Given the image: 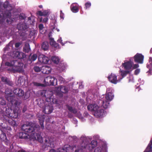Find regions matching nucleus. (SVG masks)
I'll return each mask as SVG.
<instances>
[{
    "instance_id": "nucleus-64",
    "label": "nucleus",
    "mask_w": 152,
    "mask_h": 152,
    "mask_svg": "<svg viewBox=\"0 0 152 152\" xmlns=\"http://www.w3.org/2000/svg\"><path fill=\"white\" fill-rule=\"evenodd\" d=\"M45 142L46 144H47V143H49V142L48 141V140H47L46 139V140H45Z\"/></svg>"
},
{
    "instance_id": "nucleus-6",
    "label": "nucleus",
    "mask_w": 152,
    "mask_h": 152,
    "mask_svg": "<svg viewBox=\"0 0 152 152\" xmlns=\"http://www.w3.org/2000/svg\"><path fill=\"white\" fill-rule=\"evenodd\" d=\"M13 92L17 96L20 98H23L25 100L28 99L30 97L29 93L26 92L25 94L23 91L19 88L14 89Z\"/></svg>"
},
{
    "instance_id": "nucleus-60",
    "label": "nucleus",
    "mask_w": 152,
    "mask_h": 152,
    "mask_svg": "<svg viewBox=\"0 0 152 152\" xmlns=\"http://www.w3.org/2000/svg\"><path fill=\"white\" fill-rule=\"evenodd\" d=\"M58 41L59 42L61 43V45L62 46L64 45V44L63 43H62V40H58Z\"/></svg>"
},
{
    "instance_id": "nucleus-2",
    "label": "nucleus",
    "mask_w": 152,
    "mask_h": 152,
    "mask_svg": "<svg viewBox=\"0 0 152 152\" xmlns=\"http://www.w3.org/2000/svg\"><path fill=\"white\" fill-rule=\"evenodd\" d=\"M82 141V143L79 146L77 149L75 150V152H83V150L86 148L91 151L97 145V141L95 140H93L91 142L88 144L86 142V138L84 136H82L80 139Z\"/></svg>"
},
{
    "instance_id": "nucleus-10",
    "label": "nucleus",
    "mask_w": 152,
    "mask_h": 152,
    "mask_svg": "<svg viewBox=\"0 0 152 152\" xmlns=\"http://www.w3.org/2000/svg\"><path fill=\"white\" fill-rule=\"evenodd\" d=\"M57 152H72V149L71 147L68 145H65L62 148L58 149Z\"/></svg>"
},
{
    "instance_id": "nucleus-37",
    "label": "nucleus",
    "mask_w": 152,
    "mask_h": 152,
    "mask_svg": "<svg viewBox=\"0 0 152 152\" xmlns=\"http://www.w3.org/2000/svg\"><path fill=\"white\" fill-rule=\"evenodd\" d=\"M41 17L39 18V22H42L43 23H46L48 21V17Z\"/></svg>"
},
{
    "instance_id": "nucleus-7",
    "label": "nucleus",
    "mask_w": 152,
    "mask_h": 152,
    "mask_svg": "<svg viewBox=\"0 0 152 152\" xmlns=\"http://www.w3.org/2000/svg\"><path fill=\"white\" fill-rule=\"evenodd\" d=\"M11 9H7L4 12L0 11V24H2L7 18L11 17Z\"/></svg>"
},
{
    "instance_id": "nucleus-31",
    "label": "nucleus",
    "mask_w": 152,
    "mask_h": 152,
    "mask_svg": "<svg viewBox=\"0 0 152 152\" xmlns=\"http://www.w3.org/2000/svg\"><path fill=\"white\" fill-rule=\"evenodd\" d=\"M71 9L72 11L74 13H76L79 11L77 6L76 5L74 6L73 4L71 6Z\"/></svg>"
},
{
    "instance_id": "nucleus-1",
    "label": "nucleus",
    "mask_w": 152,
    "mask_h": 152,
    "mask_svg": "<svg viewBox=\"0 0 152 152\" xmlns=\"http://www.w3.org/2000/svg\"><path fill=\"white\" fill-rule=\"evenodd\" d=\"M21 129L26 132L32 133L30 136L33 140H36L41 143L43 142V138L40 135L41 132L39 131L40 127L39 125L35 123L28 122L23 125Z\"/></svg>"
},
{
    "instance_id": "nucleus-23",
    "label": "nucleus",
    "mask_w": 152,
    "mask_h": 152,
    "mask_svg": "<svg viewBox=\"0 0 152 152\" xmlns=\"http://www.w3.org/2000/svg\"><path fill=\"white\" fill-rule=\"evenodd\" d=\"M65 68V65L63 63L60 64L57 68V70L60 72L63 71Z\"/></svg>"
},
{
    "instance_id": "nucleus-50",
    "label": "nucleus",
    "mask_w": 152,
    "mask_h": 152,
    "mask_svg": "<svg viewBox=\"0 0 152 152\" xmlns=\"http://www.w3.org/2000/svg\"><path fill=\"white\" fill-rule=\"evenodd\" d=\"M43 17H47L48 15V11L45 10L43 12Z\"/></svg>"
},
{
    "instance_id": "nucleus-11",
    "label": "nucleus",
    "mask_w": 152,
    "mask_h": 152,
    "mask_svg": "<svg viewBox=\"0 0 152 152\" xmlns=\"http://www.w3.org/2000/svg\"><path fill=\"white\" fill-rule=\"evenodd\" d=\"M28 28L26 23L24 22L19 23L17 25V28L19 31H23L26 30Z\"/></svg>"
},
{
    "instance_id": "nucleus-55",
    "label": "nucleus",
    "mask_w": 152,
    "mask_h": 152,
    "mask_svg": "<svg viewBox=\"0 0 152 152\" xmlns=\"http://www.w3.org/2000/svg\"><path fill=\"white\" fill-rule=\"evenodd\" d=\"M43 12L41 11H38L37 12V14L40 16H43Z\"/></svg>"
},
{
    "instance_id": "nucleus-57",
    "label": "nucleus",
    "mask_w": 152,
    "mask_h": 152,
    "mask_svg": "<svg viewBox=\"0 0 152 152\" xmlns=\"http://www.w3.org/2000/svg\"><path fill=\"white\" fill-rule=\"evenodd\" d=\"M39 28L40 30H42L43 28V25L42 24H41L39 25Z\"/></svg>"
},
{
    "instance_id": "nucleus-35",
    "label": "nucleus",
    "mask_w": 152,
    "mask_h": 152,
    "mask_svg": "<svg viewBox=\"0 0 152 152\" xmlns=\"http://www.w3.org/2000/svg\"><path fill=\"white\" fill-rule=\"evenodd\" d=\"M120 72L121 73V75L122 78L125 77L127 74L130 73L129 71L128 70H121L120 71Z\"/></svg>"
},
{
    "instance_id": "nucleus-12",
    "label": "nucleus",
    "mask_w": 152,
    "mask_h": 152,
    "mask_svg": "<svg viewBox=\"0 0 152 152\" xmlns=\"http://www.w3.org/2000/svg\"><path fill=\"white\" fill-rule=\"evenodd\" d=\"M133 62L130 60L129 61L122 63V66L124 68V69L127 70H130L132 66Z\"/></svg>"
},
{
    "instance_id": "nucleus-43",
    "label": "nucleus",
    "mask_w": 152,
    "mask_h": 152,
    "mask_svg": "<svg viewBox=\"0 0 152 152\" xmlns=\"http://www.w3.org/2000/svg\"><path fill=\"white\" fill-rule=\"evenodd\" d=\"M3 6L5 9H7L10 7L8 1L5 2L3 4Z\"/></svg>"
},
{
    "instance_id": "nucleus-47",
    "label": "nucleus",
    "mask_w": 152,
    "mask_h": 152,
    "mask_svg": "<svg viewBox=\"0 0 152 152\" xmlns=\"http://www.w3.org/2000/svg\"><path fill=\"white\" fill-rule=\"evenodd\" d=\"M6 84L11 86L13 85V83L12 82L9 80H8Z\"/></svg>"
},
{
    "instance_id": "nucleus-16",
    "label": "nucleus",
    "mask_w": 152,
    "mask_h": 152,
    "mask_svg": "<svg viewBox=\"0 0 152 152\" xmlns=\"http://www.w3.org/2000/svg\"><path fill=\"white\" fill-rule=\"evenodd\" d=\"M42 72L44 74H48L51 72V68L47 66H43L42 68Z\"/></svg>"
},
{
    "instance_id": "nucleus-22",
    "label": "nucleus",
    "mask_w": 152,
    "mask_h": 152,
    "mask_svg": "<svg viewBox=\"0 0 152 152\" xmlns=\"http://www.w3.org/2000/svg\"><path fill=\"white\" fill-rule=\"evenodd\" d=\"M113 96L111 92H108L107 93L106 95L105 100L108 101H110L112 100L113 98Z\"/></svg>"
},
{
    "instance_id": "nucleus-61",
    "label": "nucleus",
    "mask_w": 152,
    "mask_h": 152,
    "mask_svg": "<svg viewBox=\"0 0 152 152\" xmlns=\"http://www.w3.org/2000/svg\"><path fill=\"white\" fill-rule=\"evenodd\" d=\"M34 85L37 86H40L41 84L39 83H34Z\"/></svg>"
},
{
    "instance_id": "nucleus-18",
    "label": "nucleus",
    "mask_w": 152,
    "mask_h": 152,
    "mask_svg": "<svg viewBox=\"0 0 152 152\" xmlns=\"http://www.w3.org/2000/svg\"><path fill=\"white\" fill-rule=\"evenodd\" d=\"M19 137L20 138L22 139H28L30 137L29 135L27 134L26 133L22 132L19 133Z\"/></svg>"
},
{
    "instance_id": "nucleus-53",
    "label": "nucleus",
    "mask_w": 152,
    "mask_h": 152,
    "mask_svg": "<svg viewBox=\"0 0 152 152\" xmlns=\"http://www.w3.org/2000/svg\"><path fill=\"white\" fill-rule=\"evenodd\" d=\"M149 69V71H148L147 72L148 73L149 75H151L152 74V68L151 66H150V67L148 68Z\"/></svg>"
},
{
    "instance_id": "nucleus-32",
    "label": "nucleus",
    "mask_w": 152,
    "mask_h": 152,
    "mask_svg": "<svg viewBox=\"0 0 152 152\" xmlns=\"http://www.w3.org/2000/svg\"><path fill=\"white\" fill-rule=\"evenodd\" d=\"M8 122L10 125L13 127L17 126L18 125L15 121L13 120L12 118L9 119Z\"/></svg>"
},
{
    "instance_id": "nucleus-62",
    "label": "nucleus",
    "mask_w": 152,
    "mask_h": 152,
    "mask_svg": "<svg viewBox=\"0 0 152 152\" xmlns=\"http://www.w3.org/2000/svg\"><path fill=\"white\" fill-rule=\"evenodd\" d=\"M48 152H56V151L54 149H51Z\"/></svg>"
},
{
    "instance_id": "nucleus-45",
    "label": "nucleus",
    "mask_w": 152,
    "mask_h": 152,
    "mask_svg": "<svg viewBox=\"0 0 152 152\" xmlns=\"http://www.w3.org/2000/svg\"><path fill=\"white\" fill-rule=\"evenodd\" d=\"M34 71L36 72H39L41 70L40 68L37 66H35L34 68Z\"/></svg>"
},
{
    "instance_id": "nucleus-52",
    "label": "nucleus",
    "mask_w": 152,
    "mask_h": 152,
    "mask_svg": "<svg viewBox=\"0 0 152 152\" xmlns=\"http://www.w3.org/2000/svg\"><path fill=\"white\" fill-rule=\"evenodd\" d=\"M64 13L62 12V10L60 11V17L61 19H64Z\"/></svg>"
},
{
    "instance_id": "nucleus-29",
    "label": "nucleus",
    "mask_w": 152,
    "mask_h": 152,
    "mask_svg": "<svg viewBox=\"0 0 152 152\" xmlns=\"http://www.w3.org/2000/svg\"><path fill=\"white\" fill-rule=\"evenodd\" d=\"M66 106L70 112L75 114L77 113V111L76 110L75 108H73L72 107L70 106L68 104L66 105Z\"/></svg>"
},
{
    "instance_id": "nucleus-51",
    "label": "nucleus",
    "mask_w": 152,
    "mask_h": 152,
    "mask_svg": "<svg viewBox=\"0 0 152 152\" xmlns=\"http://www.w3.org/2000/svg\"><path fill=\"white\" fill-rule=\"evenodd\" d=\"M140 70L139 69H136L134 72V74L136 75H137L140 72Z\"/></svg>"
},
{
    "instance_id": "nucleus-8",
    "label": "nucleus",
    "mask_w": 152,
    "mask_h": 152,
    "mask_svg": "<svg viewBox=\"0 0 152 152\" xmlns=\"http://www.w3.org/2000/svg\"><path fill=\"white\" fill-rule=\"evenodd\" d=\"M43 82L46 86H55L57 84V80L55 77L51 76L45 77Z\"/></svg>"
},
{
    "instance_id": "nucleus-34",
    "label": "nucleus",
    "mask_w": 152,
    "mask_h": 152,
    "mask_svg": "<svg viewBox=\"0 0 152 152\" xmlns=\"http://www.w3.org/2000/svg\"><path fill=\"white\" fill-rule=\"evenodd\" d=\"M51 59L52 61L56 64H58L59 61V58L56 56H53L51 57Z\"/></svg>"
},
{
    "instance_id": "nucleus-19",
    "label": "nucleus",
    "mask_w": 152,
    "mask_h": 152,
    "mask_svg": "<svg viewBox=\"0 0 152 152\" xmlns=\"http://www.w3.org/2000/svg\"><path fill=\"white\" fill-rule=\"evenodd\" d=\"M49 45L48 42H44L42 45V49L44 51L47 50L48 49Z\"/></svg>"
},
{
    "instance_id": "nucleus-30",
    "label": "nucleus",
    "mask_w": 152,
    "mask_h": 152,
    "mask_svg": "<svg viewBox=\"0 0 152 152\" xmlns=\"http://www.w3.org/2000/svg\"><path fill=\"white\" fill-rule=\"evenodd\" d=\"M5 97L7 100L8 102H10L11 103L13 102V101L14 99V97L12 95H6Z\"/></svg>"
},
{
    "instance_id": "nucleus-14",
    "label": "nucleus",
    "mask_w": 152,
    "mask_h": 152,
    "mask_svg": "<svg viewBox=\"0 0 152 152\" xmlns=\"http://www.w3.org/2000/svg\"><path fill=\"white\" fill-rule=\"evenodd\" d=\"M53 108L51 105H46L43 108V112L46 114H49L52 112Z\"/></svg>"
},
{
    "instance_id": "nucleus-24",
    "label": "nucleus",
    "mask_w": 152,
    "mask_h": 152,
    "mask_svg": "<svg viewBox=\"0 0 152 152\" xmlns=\"http://www.w3.org/2000/svg\"><path fill=\"white\" fill-rule=\"evenodd\" d=\"M30 50L31 49L29 44L28 43H26L23 48V51L25 53H28L30 51Z\"/></svg>"
},
{
    "instance_id": "nucleus-9",
    "label": "nucleus",
    "mask_w": 152,
    "mask_h": 152,
    "mask_svg": "<svg viewBox=\"0 0 152 152\" xmlns=\"http://www.w3.org/2000/svg\"><path fill=\"white\" fill-rule=\"evenodd\" d=\"M135 62L142 64L143 63L144 56L141 54L137 53L134 57Z\"/></svg>"
},
{
    "instance_id": "nucleus-56",
    "label": "nucleus",
    "mask_w": 152,
    "mask_h": 152,
    "mask_svg": "<svg viewBox=\"0 0 152 152\" xmlns=\"http://www.w3.org/2000/svg\"><path fill=\"white\" fill-rule=\"evenodd\" d=\"M27 107L26 106H25L23 108V110H22V112L23 113H25L27 110Z\"/></svg>"
},
{
    "instance_id": "nucleus-42",
    "label": "nucleus",
    "mask_w": 152,
    "mask_h": 152,
    "mask_svg": "<svg viewBox=\"0 0 152 152\" xmlns=\"http://www.w3.org/2000/svg\"><path fill=\"white\" fill-rule=\"evenodd\" d=\"M6 104L5 101L0 96V104L2 105H4Z\"/></svg>"
},
{
    "instance_id": "nucleus-21",
    "label": "nucleus",
    "mask_w": 152,
    "mask_h": 152,
    "mask_svg": "<svg viewBox=\"0 0 152 152\" xmlns=\"http://www.w3.org/2000/svg\"><path fill=\"white\" fill-rule=\"evenodd\" d=\"M50 44L52 46L57 48L58 47V43L54 41V39L53 38H49Z\"/></svg>"
},
{
    "instance_id": "nucleus-20",
    "label": "nucleus",
    "mask_w": 152,
    "mask_h": 152,
    "mask_svg": "<svg viewBox=\"0 0 152 152\" xmlns=\"http://www.w3.org/2000/svg\"><path fill=\"white\" fill-rule=\"evenodd\" d=\"M47 94V91L46 90H43L41 93V95L45 97L46 98V101L47 102H53V101H51V99L53 100L52 99L49 97V98L47 97L46 96V94Z\"/></svg>"
},
{
    "instance_id": "nucleus-41",
    "label": "nucleus",
    "mask_w": 152,
    "mask_h": 152,
    "mask_svg": "<svg viewBox=\"0 0 152 152\" xmlns=\"http://www.w3.org/2000/svg\"><path fill=\"white\" fill-rule=\"evenodd\" d=\"M149 64H147V67L148 68H149L150 67V66H151V67L152 68V57H150L149 58Z\"/></svg>"
},
{
    "instance_id": "nucleus-15",
    "label": "nucleus",
    "mask_w": 152,
    "mask_h": 152,
    "mask_svg": "<svg viewBox=\"0 0 152 152\" xmlns=\"http://www.w3.org/2000/svg\"><path fill=\"white\" fill-rule=\"evenodd\" d=\"M38 60L40 62L45 64L48 63L49 59L44 55H41L39 56Z\"/></svg>"
},
{
    "instance_id": "nucleus-17",
    "label": "nucleus",
    "mask_w": 152,
    "mask_h": 152,
    "mask_svg": "<svg viewBox=\"0 0 152 152\" xmlns=\"http://www.w3.org/2000/svg\"><path fill=\"white\" fill-rule=\"evenodd\" d=\"M25 78L24 76L18 77V85L19 86H23L25 83Z\"/></svg>"
},
{
    "instance_id": "nucleus-46",
    "label": "nucleus",
    "mask_w": 152,
    "mask_h": 152,
    "mask_svg": "<svg viewBox=\"0 0 152 152\" xmlns=\"http://www.w3.org/2000/svg\"><path fill=\"white\" fill-rule=\"evenodd\" d=\"M102 150L101 147H97L95 149L94 152H101Z\"/></svg>"
},
{
    "instance_id": "nucleus-13",
    "label": "nucleus",
    "mask_w": 152,
    "mask_h": 152,
    "mask_svg": "<svg viewBox=\"0 0 152 152\" xmlns=\"http://www.w3.org/2000/svg\"><path fill=\"white\" fill-rule=\"evenodd\" d=\"M107 78L109 81L113 84H116L118 82L117 76L112 73L108 76Z\"/></svg>"
},
{
    "instance_id": "nucleus-59",
    "label": "nucleus",
    "mask_w": 152,
    "mask_h": 152,
    "mask_svg": "<svg viewBox=\"0 0 152 152\" xmlns=\"http://www.w3.org/2000/svg\"><path fill=\"white\" fill-rule=\"evenodd\" d=\"M9 49V44L7 45L6 47L4 48V51H6L7 50H8Z\"/></svg>"
},
{
    "instance_id": "nucleus-3",
    "label": "nucleus",
    "mask_w": 152,
    "mask_h": 152,
    "mask_svg": "<svg viewBox=\"0 0 152 152\" xmlns=\"http://www.w3.org/2000/svg\"><path fill=\"white\" fill-rule=\"evenodd\" d=\"M87 108L89 110L92 111L94 115L96 118H102L105 114L104 110L101 109L96 104L89 105Z\"/></svg>"
},
{
    "instance_id": "nucleus-63",
    "label": "nucleus",
    "mask_w": 152,
    "mask_h": 152,
    "mask_svg": "<svg viewBox=\"0 0 152 152\" xmlns=\"http://www.w3.org/2000/svg\"><path fill=\"white\" fill-rule=\"evenodd\" d=\"M18 152H26L25 151L23 150H20L18 151Z\"/></svg>"
},
{
    "instance_id": "nucleus-39",
    "label": "nucleus",
    "mask_w": 152,
    "mask_h": 152,
    "mask_svg": "<svg viewBox=\"0 0 152 152\" xmlns=\"http://www.w3.org/2000/svg\"><path fill=\"white\" fill-rule=\"evenodd\" d=\"M37 58V55L36 54H34L31 57H29V59L31 61H35Z\"/></svg>"
},
{
    "instance_id": "nucleus-48",
    "label": "nucleus",
    "mask_w": 152,
    "mask_h": 152,
    "mask_svg": "<svg viewBox=\"0 0 152 152\" xmlns=\"http://www.w3.org/2000/svg\"><path fill=\"white\" fill-rule=\"evenodd\" d=\"M1 81L3 82H5V83H7V82L8 80L7 78L4 77H2L1 78Z\"/></svg>"
},
{
    "instance_id": "nucleus-54",
    "label": "nucleus",
    "mask_w": 152,
    "mask_h": 152,
    "mask_svg": "<svg viewBox=\"0 0 152 152\" xmlns=\"http://www.w3.org/2000/svg\"><path fill=\"white\" fill-rule=\"evenodd\" d=\"M21 44V43L20 42H18L15 44V46L16 48H18Z\"/></svg>"
},
{
    "instance_id": "nucleus-40",
    "label": "nucleus",
    "mask_w": 152,
    "mask_h": 152,
    "mask_svg": "<svg viewBox=\"0 0 152 152\" xmlns=\"http://www.w3.org/2000/svg\"><path fill=\"white\" fill-rule=\"evenodd\" d=\"M5 93L6 95H12V90L10 88H7L5 91Z\"/></svg>"
},
{
    "instance_id": "nucleus-26",
    "label": "nucleus",
    "mask_w": 152,
    "mask_h": 152,
    "mask_svg": "<svg viewBox=\"0 0 152 152\" xmlns=\"http://www.w3.org/2000/svg\"><path fill=\"white\" fill-rule=\"evenodd\" d=\"M7 139L5 133L0 129V139L4 141Z\"/></svg>"
},
{
    "instance_id": "nucleus-25",
    "label": "nucleus",
    "mask_w": 152,
    "mask_h": 152,
    "mask_svg": "<svg viewBox=\"0 0 152 152\" xmlns=\"http://www.w3.org/2000/svg\"><path fill=\"white\" fill-rule=\"evenodd\" d=\"M101 101L102 102L101 103L102 104V106L105 109L107 108L108 107L109 105V102L106 100H105V101L103 100Z\"/></svg>"
},
{
    "instance_id": "nucleus-36",
    "label": "nucleus",
    "mask_w": 152,
    "mask_h": 152,
    "mask_svg": "<svg viewBox=\"0 0 152 152\" xmlns=\"http://www.w3.org/2000/svg\"><path fill=\"white\" fill-rule=\"evenodd\" d=\"M17 57L19 59L23 58L25 57V54L23 53L18 52H17L16 54H17Z\"/></svg>"
},
{
    "instance_id": "nucleus-28",
    "label": "nucleus",
    "mask_w": 152,
    "mask_h": 152,
    "mask_svg": "<svg viewBox=\"0 0 152 152\" xmlns=\"http://www.w3.org/2000/svg\"><path fill=\"white\" fill-rule=\"evenodd\" d=\"M152 151V139L151 140L150 143L144 152H151Z\"/></svg>"
},
{
    "instance_id": "nucleus-4",
    "label": "nucleus",
    "mask_w": 152,
    "mask_h": 152,
    "mask_svg": "<svg viewBox=\"0 0 152 152\" xmlns=\"http://www.w3.org/2000/svg\"><path fill=\"white\" fill-rule=\"evenodd\" d=\"M5 65L8 66H12L13 68H14L15 72H21L23 71V64L17 60H13L10 62H6Z\"/></svg>"
},
{
    "instance_id": "nucleus-27",
    "label": "nucleus",
    "mask_w": 152,
    "mask_h": 152,
    "mask_svg": "<svg viewBox=\"0 0 152 152\" xmlns=\"http://www.w3.org/2000/svg\"><path fill=\"white\" fill-rule=\"evenodd\" d=\"M38 119L39 124L41 126V129L43 130L44 128L43 125V123L45 119L44 117V116H42V118L39 117Z\"/></svg>"
},
{
    "instance_id": "nucleus-5",
    "label": "nucleus",
    "mask_w": 152,
    "mask_h": 152,
    "mask_svg": "<svg viewBox=\"0 0 152 152\" xmlns=\"http://www.w3.org/2000/svg\"><path fill=\"white\" fill-rule=\"evenodd\" d=\"M18 110L16 109L12 110L11 108H7L6 109V113L7 115L3 114L2 115L3 120H5L8 121L9 119H10L9 117L14 118H16L18 116Z\"/></svg>"
},
{
    "instance_id": "nucleus-58",
    "label": "nucleus",
    "mask_w": 152,
    "mask_h": 152,
    "mask_svg": "<svg viewBox=\"0 0 152 152\" xmlns=\"http://www.w3.org/2000/svg\"><path fill=\"white\" fill-rule=\"evenodd\" d=\"M139 67V65L138 64H135L133 66V69H136Z\"/></svg>"
},
{
    "instance_id": "nucleus-33",
    "label": "nucleus",
    "mask_w": 152,
    "mask_h": 152,
    "mask_svg": "<svg viewBox=\"0 0 152 152\" xmlns=\"http://www.w3.org/2000/svg\"><path fill=\"white\" fill-rule=\"evenodd\" d=\"M60 91L63 93H66L68 91V89L65 86H61L60 88Z\"/></svg>"
},
{
    "instance_id": "nucleus-44",
    "label": "nucleus",
    "mask_w": 152,
    "mask_h": 152,
    "mask_svg": "<svg viewBox=\"0 0 152 152\" xmlns=\"http://www.w3.org/2000/svg\"><path fill=\"white\" fill-rule=\"evenodd\" d=\"M85 9H87L90 7L91 6V3L90 2H87L85 4Z\"/></svg>"
},
{
    "instance_id": "nucleus-38",
    "label": "nucleus",
    "mask_w": 152,
    "mask_h": 152,
    "mask_svg": "<svg viewBox=\"0 0 152 152\" xmlns=\"http://www.w3.org/2000/svg\"><path fill=\"white\" fill-rule=\"evenodd\" d=\"M21 103L20 101L14 99L13 101V102H12L11 104L12 105L14 104L16 107L19 106Z\"/></svg>"
},
{
    "instance_id": "nucleus-49",
    "label": "nucleus",
    "mask_w": 152,
    "mask_h": 152,
    "mask_svg": "<svg viewBox=\"0 0 152 152\" xmlns=\"http://www.w3.org/2000/svg\"><path fill=\"white\" fill-rule=\"evenodd\" d=\"M20 18L21 19H25L26 18V16L24 14H20L19 16Z\"/></svg>"
}]
</instances>
